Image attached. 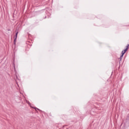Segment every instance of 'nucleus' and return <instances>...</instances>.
Returning <instances> with one entry per match:
<instances>
[{
  "label": "nucleus",
  "mask_w": 129,
  "mask_h": 129,
  "mask_svg": "<svg viewBox=\"0 0 129 129\" xmlns=\"http://www.w3.org/2000/svg\"><path fill=\"white\" fill-rule=\"evenodd\" d=\"M127 49H124L122 51V55H121V57H122L123 56V54H125V52H126Z\"/></svg>",
  "instance_id": "obj_1"
},
{
  "label": "nucleus",
  "mask_w": 129,
  "mask_h": 129,
  "mask_svg": "<svg viewBox=\"0 0 129 129\" xmlns=\"http://www.w3.org/2000/svg\"><path fill=\"white\" fill-rule=\"evenodd\" d=\"M17 36H18V32L16 33V38H17Z\"/></svg>",
  "instance_id": "obj_2"
}]
</instances>
